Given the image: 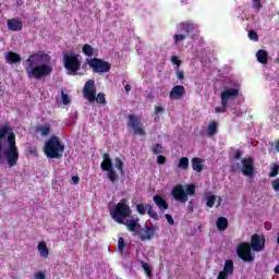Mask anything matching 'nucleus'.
Masks as SVG:
<instances>
[{
    "mask_svg": "<svg viewBox=\"0 0 279 279\" xmlns=\"http://www.w3.org/2000/svg\"><path fill=\"white\" fill-rule=\"evenodd\" d=\"M279 173V166L278 163H274L271 167V171L269 172V178H276Z\"/></svg>",
    "mask_w": 279,
    "mask_h": 279,
    "instance_id": "nucleus-37",
    "label": "nucleus"
},
{
    "mask_svg": "<svg viewBox=\"0 0 279 279\" xmlns=\"http://www.w3.org/2000/svg\"><path fill=\"white\" fill-rule=\"evenodd\" d=\"M165 218L167 219L169 226H175V221L173 220V217L171 215L166 214Z\"/></svg>",
    "mask_w": 279,
    "mask_h": 279,
    "instance_id": "nucleus-46",
    "label": "nucleus"
},
{
    "mask_svg": "<svg viewBox=\"0 0 279 279\" xmlns=\"http://www.w3.org/2000/svg\"><path fill=\"white\" fill-rule=\"evenodd\" d=\"M131 215L132 208H130V205L125 204V199L120 201V203L110 210V216L117 223H123V221L130 218Z\"/></svg>",
    "mask_w": 279,
    "mask_h": 279,
    "instance_id": "nucleus-6",
    "label": "nucleus"
},
{
    "mask_svg": "<svg viewBox=\"0 0 279 279\" xmlns=\"http://www.w3.org/2000/svg\"><path fill=\"white\" fill-rule=\"evenodd\" d=\"M147 213L148 216L150 217V219H154V221H159L160 220V216H158V213H156V210H154V207H151V205H147Z\"/></svg>",
    "mask_w": 279,
    "mask_h": 279,
    "instance_id": "nucleus-29",
    "label": "nucleus"
},
{
    "mask_svg": "<svg viewBox=\"0 0 279 279\" xmlns=\"http://www.w3.org/2000/svg\"><path fill=\"white\" fill-rule=\"evenodd\" d=\"M253 8L255 10H260V8H263V3H260V0H253Z\"/></svg>",
    "mask_w": 279,
    "mask_h": 279,
    "instance_id": "nucleus-47",
    "label": "nucleus"
},
{
    "mask_svg": "<svg viewBox=\"0 0 279 279\" xmlns=\"http://www.w3.org/2000/svg\"><path fill=\"white\" fill-rule=\"evenodd\" d=\"M28 154H31V156H38V149H36V148H31V149L28 150Z\"/></svg>",
    "mask_w": 279,
    "mask_h": 279,
    "instance_id": "nucleus-50",
    "label": "nucleus"
},
{
    "mask_svg": "<svg viewBox=\"0 0 279 279\" xmlns=\"http://www.w3.org/2000/svg\"><path fill=\"white\" fill-rule=\"evenodd\" d=\"M231 171L235 173V171H239V163L231 165Z\"/></svg>",
    "mask_w": 279,
    "mask_h": 279,
    "instance_id": "nucleus-52",
    "label": "nucleus"
},
{
    "mask_svg": "<svg viewBox=\"0 0 279 279\" xmlns=\"http://www.w3.org/2000/svg\"><path fill=\"white\" fill-rule=\"evenodd\" d=\"M236 254L239 258H241V260H244V263H252V260H254V257L252 255V246L247 242L239 244L236 248Z\"/></svg>",
    "mask_w": 279,
    "mask_h": 279,
    "instance_id": "nucleus-10",
    "label": "nucleus"
},
{
    "mask_svg": "<svg viewBox=\"0 0 279 279\" xmlns=\"http://www.w3.org/2000/svg\"><path fill=\"white\" fill-rule=\"evenodd\" d=\"M107 172H108L107 175L110 182H117V180H119V175L117 174L113 168H111V170H107Z\"/></svg>",
    "mask_w": 279,
    "mask_h": 279,
    "instance_id": "nucleus-32",
    "label": "nucleus"
},
{
    "mask_svg": "<svg viewBox=\"0 0 279 279\" xmlns=\"http://www.w3.org/2000/svg\"><path fill=\"white\" fill-rule=\"evenodd\" d=\"M233 158H234V160H240L241 159V150H235Z\"/></svg>",
    "mask_w": 279,
    "mask_h": 279,
    "instance_id": "nucleus-51",
    "label": "nucleus"
},
{
    "mask_svg": "<svg viewBox=\"0 0 279 279\" xmlns=\"http://www.w3.org/2000/svg\"><path fill=\"white\" fill-rule=\"evenodd\" d=\"M275 62H277V64H279V53H278V56H277Z\"/></svg>",
    "mask_w": 279,
    "mask_h": 279,
    "instance_id": "nucleus-59",
    "label": "nucleus"
},
{
    "mask_svg": "<svg viewBox=\"0 0 279 279\" xmlns=\"http://www.w3.org/2000/svg\"><path fill=\"white\" fill-rule=\"evenodd\" d=\"M61 95H62L63 106H69V104H71V98L69 97V95L64 94V92H62Z\"/></svg>",
    "mask_w": 279,
    "mask_h": 279,
    "instance_id": "nucleus-42",
    "label": "nucleus"
},
{
    "mask_svg": "<svg viewBox=\"0 0 279 279\" xmlns=\"http://www.w3.org/2000/svg\"><path fill=\"white\" fill-rule=\"evenodd\" d=\"M156 235V228L154 225H145L142 230H140V239L141 241H151Z\"/></svg>",
    "mask_w": 279,
    "mask_h": 279,
    "instance_id": "nucleus-14",
    "label": "nucleus"
},
{
    "mask_svg": "<svg viewBox=\"0 0 279 279\" xmlns=\"http://www.w3.org/2000/svg\"><path fill=\"white\" fill-rule=\"evenodd\" d=\"M37 250L41 258H49V248L47 247V243L45 241L38 243Z\"/></svg>",
    "mask_w": 279,
    "mask_h": 279,
    "instance_id": "nucleus-24",
    "label": "nucleus"
},
{
    "mask_svg": "<svg viewBox=\"0 0 279 279\" xmlns=\"http://www.w3.org/2000/svg\"><path fill=\"white\" fill-rule=\"evenodd\" d=\"M128 128H132L134 136H145V129L143 128V123H141V119L137 116L129 114Z\"/></svg>",
    "mask_w": 279,
    "mask_h": 279,
    "instance_id": "nucleus-9",
    "label": "nucleus"
},
{
    "mask_svg": "<svg viewBox=\"0 0 279 279\" xmlns=\"http://www.w3.org/2000/svg\"><path fill=\"white\" fill-rule=\"evenodd\" d=\"M203 162H204V159L199 157H194L192 159V169L197 173H202L204 171V166L202 165Z\"/></svg>",
    "mask_w": 279,
    "mask_h": 279,
    "instance_id": "nucleus-22",
    "label": "nucleus"
},
{
    "mask_svg": "<svg viewBox=\"0 0 279 279\" xmlns=\"http://www.w3.org/2000/svg\"><path fill=\"white\" fill-rule=\"evenodd\" d=\"M173 40H174V45H178V43H182V41L186 40V35L175 34L173 36Z\"/></svg>",
    "mask_w": 279,
    "mask_h": 279,
    "instance_id": "nucleus-38",
    "label": "nucleus"
},
{
    "mask_svg": "<svg viewBox=\"0 0 279 279\" xmlns=\"http://www.w3.org/2000/svg\"><path fill=\"white\" fill-rule=\"evenodd\" d=\"M121 226H125L129 232H136L141 225L138 223V219H126L123 222H120Z\"/></svg>",
    "mask_w": 279,
    "mask_h": 279,
    "instance_id": "nucleus-16",
    "label": "nucleus"
},
{
    "mask_svg": "<svg viewBox=\"0 0 279 279\" xmlns=\"http://www.w3.org/2000/svg\"><path fill=\"white\" fill-rule=\"evenodd\" d=\"M82 51L84 53V56H87L88 58H93V56H97V50H95V48H93V46L85 44L82 47Z\"/></svg>",
    "mask_w": 279,
    "mask_h": 279,
    "instance_id": "nucleus-27",
    "label": "nucleus"
},
{
    "mask_svg": "<svg viewBox=\"0 0 279 279\" xmlns=\"http://www.w3.org/2000/svg\"><path fill=\"white\" fill-rule=\"evenodd\" d=\"M162 112H165V107H162V106H155V112H154V114L156 116L155 121H158L160 119L158 117V114H162Z\"/></svg>",
    "mask_w": 279,
    "mask_h": 279,
    "instance_id": "nucleus-39",
    "label": "nucleus"
},
{
    "mask_svg": "<svg viewBox=\"0 0 279 279\" xmlns=\"http://www.w3.org/2000/svg\"><path fill=\"white\" fill-rule=\"evenodd\" d=\"M256 59L260 64H267V62H269V53H267L265 49H259L256 52Z\"/></svg>",
    "mask_w": 279,
    "mask_h": 279,
    "instance_id": "nucleus-20",
    "label": "nucleus"
},
{
    "mask_svg": "<svg viewBox=\"0 0 279 279\" xmlns=\"http://www.w3.org/2000/svg\"><path fill=\"white\" fill-rule=\"evenodd\" d=\"M102 162L100 163V168L102 171H110L112 168V159L110 158V154L104 153L102 154Z\"/></svg>",
    "mask_w": 279,
    "mask_h": 279,
    "instance_id": "nucleus-18",
    "label": "nucleus"
},
{
    "mask_svg": "<svg viewBox=\"0 0 279 279\" xmlns=\"http://www.w3.org/2000/svg\"><path fill=\"white\" fill-rule=\"evenodd\" d=\"M7 25L11 32H21L23 29V21L19 19L8 20Z\"/></svg>",
    "mask_w": 279,
    "mask_h": 279,
    "instance_id": "nucleus-17",
    "label": "nucleus"
},
{
    "mask_svg": "<svg viewBox=\"0 0 279 279\" xmlns=\"http://www.w3.org/2000/svg\"><path fill=\"white\" fill-rule=\"evenodd\" d=\"M275 274H279V265H277L274 269Z\"/></svg>",
    "mask_w": 279,
    "mask_h": 279,
    "instance_id": "nucleus-58",
    "label": "nucleus"
},
{
    "mask_svg": "<svg viewBox=\"0 0 279 279\" xmlns=\"http://www.w3.org/2000/svg\"><path fill=\"white\" fill-rule=\"evenodd\" d=\"M241 85L234 84L233 88H225L220 94L221 107H216L215 113L222 114L228 110V101H232L239 97Z\"/></svg>",
    "mask_w": 279,
    "mask_h": 279,
    "instance_id": "nucleus-5",
    "label": "nucleus"
},
{
    "mask_svg": "<svg viewBox=\"0 0 279 279\" xmlns=\"http://www.w3.org/2000/svg\"><path fill=\"white\" fill-rule=\"evenodd\" d=\"M167 162V157H165L163 155H159L157 157V165H166Z\"/></svg>",
    "mask_w": 279,
    "mask_h": 279,
    "instance_id": "nucleus-45",
    "label": "nucleus"
},
{
    "mask_svg": "<svg viewBox=\"0 0 279 279\" xmlns=\"http://www.w3.org/2000/svg\"><path fill=\"white\" fill-rule=\"evenodd\" d=\"M151 151L153 154L155 155H158V154H162V144H155L153 147H151Z\"/></svg>",
    "mask_w": 279,
    "mask_h": 279,
    "instance_id": "nucleus-40",
    "label": "nucleus"
},
{
    "mask_svg": "<svg viewBox=\"0 0 279 279\" xmlns=\"http://www.w3.org/2000/svg\"><path fill=\"white\" fill-rule=\"evenodd\" d=\"M83 97L86 99L89 104H99L100 106H106L108 104V100H106V94L98 93L97 94V86L95 85V81L88 80L84 87H83Z\"/></svg>",
    "mask_w": 279,
    "mask_h": 279,
    "instance_id": "nucleus-4",
    "label": "nucleus"
},
{
    "mask_svg": "<svg viewBox=\"0 0 279 279\" xmlns=\"http://www.w3.org/2000/svg\"><path fill=\"white\" fill-rule=\"evenodd\" d=\"M217 132H219V123H217V121H210L207 126L208 138H213Z\"/></svg>",
    "mask_w": 279,
    "mask_h": 279,
    "instance_id": "nucleus-21",
    "label": "nucleus"
},
{
    "mask_svg": "<svg viewBox=\"0 0 279 279\" xmlns=\"http://www.w3.org/2000/svg\"><path fill=\"white\" fill-rule=\"evenodd\" d=\"M178 168L182 169V171H186L189 169V159L186 157H181Z\"/></svg>",
    "mask_w": 279,
    "mask_h": 279,
    "instance_id": "nucleus-30",
    "label": "nucleus"
},
{
    "mask_svg": "<svg viewBox=\"0 0 279 279\" xmlns=\"http://www.w3.org/2000/svg\"><path fill=\"white\" fill-rule=\"evenodd\" d=\"M241 172L246 178H252L254 175V158L248 157L241 160Z\"/></svg>",
    "mask_w": 279,
    "mask_h": 279,
    "instance_id": "nucleus-11",
    "label": "nucleus"
},
{
    "mask_svg": "<svg viewBox=\"0 0 279 279\" xmlns=\"http://www.w3.org/2000/svg\"><path fill=\"white\" fill-rule=\"evenodd\" d=\"M275 149H276V151H278V154H279V140H277V141L275 142Z\"/></svg>",
    "mask_w": 279,
    "mask_h": 279,
    "instance_id": "nucleus-56",
    "label": "nucleus"
},
{
    "mask_svg": "<svg viewBox=\"0 0 279 279\" xmlns=\"http://www.w3.org/2000/svg\"><path fill=\"white\" fill-rule=\"evenodd\" d=\"M5 59L9 64H16V63L21 62V54L10 51L7 53Z\"/></svg>",
    "mask_w": 279,
    "mask_h": 279,
    "instance_id": "nucleus-23",
    "label": "nucleus"
},
{
    "mask_svg": "<svg viewBox=\"0 0 279 279\" xmlns=\"http://www.w3.org/2000/svg\"><path fill=\"white\" fill-rule=\"evenodd\" d=\"M141 263L147 278H151L154 276L151 266H149V264H147L146 262H141Z\"/></svg>",
    "mask_w": 279,
    "mask_h": 279,
    "instance_id": "nucleus-31",
    "label": "nucleus"
},
{
    "mask_svg": "<svg viewBox=\"0 0 279 279\" xmlns=\"http://www.w3.org/2000/svg\"><path fill=\"white\" fill-rule=\"evenodd\" d=\"M114 162H116V169H118V171H120V173H123L124 163H123V161L121 160V158L117 157V158L114 159Z\"/></svg>",
    "mask_w": 279,
    "mask_h": 279,
    "instance_id": "nucleus-36",
    "label": "nucleus"
},
{
    "mask_svg": "<svg viewBox=\"0 0 279 279\" xmlns=\"http://www.w3.org/2000/svg\"><path fill=\"white\" fill-rule=\"evenodd\" d=\"M274 191H279V179L271 182Z\"/></svg>",
    "mask_w": 279,
    "mask_h": 279,
    "instance_id": "nucleus-48",
    "label": "nucleus"
},
{
    "mask_svg": "<svg viewBox=\"0 0 279 279\" xmlns=\"http://www.w3.org/2000/svg\"><path fill=\"white\" fill-rule=\"evenodd\" d=\"M37 132H40L41 136H49V134H51V126L39 125L37 126Z\"/></svg>",
    "mask_w": 279,
    "mask_h": 279,
    "instance_id": "nucleus-28",
    "label": "nucleus"
},
{
    "mask_svg": "<svg viewBox=\"0 0 279 279\" xmlns=\"http://www.w3.org/2000/svg\"><path fill=\"white\" fill-rule=\"evenodd\" d=\"M72 182L74 184H80V177H77V175L72 177Z\"/></svg>",
    "mask_w": 279,
    "mask_h": 279,
    "instance_id": "nucleus-54",
    "label": "nucleus"
},
{
    "mask_svg": "<svg viewBox=\"0 0 279 279\" xmlns=\"http://www.w3.org/2000/svg\"><path fill=\"white\" fill-rule=\"evenodd\" d=\"M35 278H36V279H45V278H46L45 272H37V274L35 275Z\"/></svg>",
    "mask_w": 279,
    "mask_h": 279,
    "instance_id": "nucleus-53",
    "label": "nucleus"
},
{
    "mask_svg": "<svg viewBox=\"0 0 279 279\" xmlns=\"http://www.w3.org/2000/svg\"><path fill=\"white\" fill-rule=\"evenodd\" d=\"M250 245L254 252H263L265 250V236L257 233L253 234Z\"/></svg>",
    "mask_w": 279,
    "mask_h": 279,
    "instance_id": "nucleus-12",
    "label": "nucleus"
},
{
    "mask_svg": "<svg viewBox=\"0 0 279 279\" xmlns=\"http://www.w3.org/2000/svg\"><path fill=\"white\" fill-rule=\"evenodd\" d=\"M147 206H149V204H145V205L144 204H138V205H136V210H137L138 215H145V213H147V210L149 208Z\"/></svg>",
    "mask_w": 279,
    "mask_h": 279,
    "instance_id": "nucleus-34",
    "label": "nucleus"
},
{
    "mask_svg": "<svg viewBox=\"0 0 279 279\" xmlns=\"http://www.w3.org/2000/svg\"><path fill=\"white\" fill-rule=\"evenodd\" d=\"M41 60L43 54L37 52L31 54L27 60L23 62L28 80H43V77H48V75L53 73L51 65L46 63L40 64Z\"/></svg>",
    "mask_w": 279,
    "mask_h": 279,
    "instance_id": "nucleus-2",
    "label": "nucleus"
},
{
    "mask_svg": "<svg viewBox=\"0 0 279 279\" xmlns=\"http://www.w3.org/2000/svg\"><path fill=\"white\" fill-rule=\"evenodd\" d=\"M216 226L220 232L228 230V218L219 217L216 221Z\"/></svg>",
    "mask_w": 279,
    "mask_h": 279,
    "instance_id": "nucleus-25",
    "label": "nucleus"
},
{
    "mask_svg": "<svg viewBox=\"0 0 279 279\" xmlns=\"http://www.w3.org/2000/svg\"><path fill=\"white\" fill-rule=\"evenodd\" d=\"M184 95H186V89L184 88V86L175 85L174 87H172L169 94V98L172 100H180L182 99V97H184Z\"/></svg>",
    "mask_w": 279,
    "mask_h": 279,
    "instance_id": "nucleus-15",
    "label": "nucleus"
},
{
    "mask_svg": "<svg viewBox=\"0 0 279 279\" xmlns=\"http://www.w3.org/2000/svg\"><path fill=\"white\" fill-rule=\"evenodd\" d=\"M44 154L49 160H60L64 156V143L60 141V137L53 135L44 145Z\"/></svg>",
    "mask_w": 279,
    "mask_h": 279,
    "instance_id": "nucleus-3",
    "label": "nucleus"
},
{
    "mask_svg": "<svg viewBox=\"0 0 279 279\" xmlns=\"http://www.w3.org/2000/svg\"><path fill=\"white\" fill-rule=\"evenodd\" d=\"M187 211H189V213H193V206L189 205V206H187Z\"/></svg>",
    "mask_w": 279,
    "mask_h": 279,
    "instance_id": "nucleus-57",
    "label": "nucleus"
},
{
    "mask_svg": "<svg viewBox=\"0 0 279 279\" xmlns=\"http://www.w3.org/2000/svg\"><path fill=\"white\" fill-rule=\"evenodd\" d=\"M124 90H125V93H130V90H132V86H130V84H126L124 86Z\"/></svg>",
    "mask_w": 279,
    "mask_h": 279,
    "instance_id": "nucleus-55",
    "label": "nucleus"
},
{
    "mask_svg": "<svg viewBox=\"0 0 279 279\" xmlns=\"http://www.w3.org/2000/svg\"><path fill=\"white\" fill-rule=\"evenodd\" d=\"M87 64L93 69L94 73H109L112 64L104 59L92 58L87 60Z\"/></svg>",
    "mask_w": 279,
    "mask_h": 279,
    "instance_id": "nucleus-8",
    "label": "nucleus"
},
{
    "mask_svg": "<svg viewBox=\"0 0 279 279\" xmlns=\"http://www.w3.org/2000/svg\"><path fill=\"white\" fill-rule=\"evenodd\" d=\"M248 38L250 40H254L255 43H258V33H256V31H250Z\"/></svg>",
    "mask_w": 279,
    "mask_h": 279,
    "instance_id": "nucleus-41",
    "label": "nucleus"
},
{
    "mask_svg": "<svg viewBox=\"0 0 279 279\" xmlns=\"http://www.w3.org/2000/svg\"><path fill=\"white\" fill-rule=\"evenodd\" d=\"M172 196L175 202H181V204H186V202H189V196L186 195V191H184L182 185H175L172 189Z\"/></svg>",
    "mask_w": 279,
    "mask_h": 279,
    "instance_id": "nucleus-13",
    "label": "nucleus"
},
{
    "mask_svg": "<svg viewBox=\"0 0 279 279\" xmlns=\"http://www.w3.org/2000/svg\"><path fill=\"white\" fill-rule=\"evenodd\" d=\"M118 248H119L120 254L123 256V254H125V240L123 238H119Z\"/></svg>",
    "mask_w": 279,
    "mask_h": 279,
    "instance_id": "nucleus-33",
    "label": "nucleus"
},
{
    "mask_svg": "<svg viewBox=\"0 0 279 279\" xmlns=\"http://www.w3.org/2000/svg\"><path fill=\"white\" fill-rule=\"evenodd\" d=\"M182 32H185V34H191V32H195V24L192 22H181L180 23Z\"/></svg>",
    "mask_w": 279,
    "mask_h": 279,
    "instance_id": "nucleus-26",
    "label": "nucleus"
},
{
    "mask_svg": "<svg viewBox=\"0 0 279 279\" xmlns=\"http://www.w3.org/2000/svg\"><path fill=\"white\" fill-rule=\"evenodd\" d=\"M153 199H154V203L156 204L157 208H159V210H168L169 209V203H167V201L162 196L155 195Z\"/></svg>",
    "mask_w": 279,
    "mask_h": 279,
    "instance_id": "nucleus-19",
    "label": "nucleus"
},
{
    "mask_svg": "<svg viewBox=\"0 0 279 279\" xmlns=\"http://www.w3.org/2000/svg\"><path fill=\"white\" fill-rule=\"evenodd\" d=\"M8 136V148L3 151V138ZM3 154L10 168L19 165V147L16 146V134L12 132L10 125L0 126V165H3Z\"/></svg>",
    "mask_w": 279,
    "mask_h": 279,
    "instance_id": "nucleus-1",
    "label": "nucleus"
},
{
    "mask_svg": "<svg viewBox=\"0 0 279 279\" xmlns=\"http://www.w3.org/2000/svg\"><path fill=\"white\" fill-rule=\"evenodd\" d=\"M206 201H207L206 206L208 208H213L215 206V203L217 202V196L209 195V196H207Z\"/></svg>",
    "mask_w": 279,
    "mask_h": 279,
    "instance_id": "nucleus-35",
    "label": "nucleus"
},
{
    "mask_svg": "<svg viewBox=\"0 0 279 279\" xmlns=\"http://www.w3.org/2000/svg\"><path fill=\"white\" fill-rule=\"evenodd\" d=\"M177 77L180 82H182V80H184V72L177 70Z\"/></svg>",
    "mask_w": 279,
    "mask_h": 279,
    "instance_id": "nucleus-49",
    "label": "nucleus"
},
{
    "mask_svg": "<svg viewBox=\"0 0 279 279\" xmlns=\"http://www.w3.org/2000/svg\"><path fill=\"white\" fill-rule=\"evenodd\" d=\"M171 62L172 64H177L178 69H180V64H182V60H180L177 56H172Z\"/></svg>",
    "mask_w": 279,
    "mask_h": 279,
    "instance_id": "nucleus-44",
    "label": "nucleus"
},
{
    "mask_svg": "<svg viewBox=\"0 0 279 279\" xmlns=\"http://www.w3.org/2000/svg\"><path fill=\"white\" fill-rule=\"evenodd\" d=\"M186 195H195V185H187L185 190Z\"/></svg>",
    "mask_w": 279,
    "mask_h": 279,
    "instance_id": "nucleus-43",
    "label": "nucleus"
},
{
    "mask_svg": "<svg viewBox=\"0 0 279 279\" xmlns=\"http://www.w3.org/2000/svg\"><path fill=\"white\" fill-rule=\"evenodd\" d=\"M63 66L68 70L69 75H77L82 66V61H80V54L75 52L63 54Z\"/></svg>",
    "mask_w": 279,
    "mask_h": 279,
    "instance_id": "nucleus-7",
    "label": "nucleus"
}]
</instances>
